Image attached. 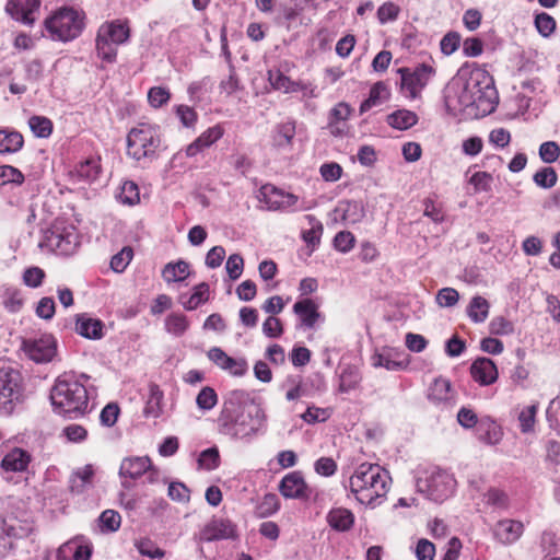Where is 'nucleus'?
I'll use <instances>...</instances> for the list:
<instances>
[{
  "label": "nucleus",
  "instance_id": "f257e3e1",
  "mask_svg": "<svg viewBox=\"0 0 560 560\" xmlns=\"http://www.w3.org/2000/svg\"><path fill=\"white\" fill-rule=\"evenodd\" d=\"M493 89L486 82L481 70L460 69L445 88L444 102L453 116H478L491 113L494 103L490 101Z\"/></svg>",
  "mask_w": 560,
  "mask_h": 560
},
{
  "label": "nucleus",
  "instance_id": "f03ea898",
  "mask_svg": "<svg viewBox=\"0 0 560 560\" xmlns=\"http://www.w3.org/2000/svg\"><path fill=\"white\" fill-rule=\"evenodd\" d=\"M264 409L254 402L242 405L238 401H225L219 417L221 433L232 439L249 440L264 427Z\"/></svg>",
  "mask_w": 560,
  "mask_h": 560
},
{
  "label": "nucleus",
  "instance_id": "7ed1b4c3",
  "mask_svg": "<svg viewBox=\"0 0 560 560\" xmlns=\"http://www.w3.org/2000/svg\"><path fill=\"white\" fill-rule=\"evenodd\" d=\"M82 378H85V375L78 376L67 372L56 378L50 390L55 412L73 419L86 412L89 394Z\"/></svg>",
  "mask_w": 560,
  "mask_h": 560
},
{
  "label": "nucleus",
  "instance_id": "20e7f679",
  "mask_svg": "<svg viewBox=\"0 0 560 560\" xmlns=\"http://www.w3.org/2000/svg\"><path fill=\"white\" fill-rule=\"evenodd\" d=\"M390 481L388 471L380 465L363 463L355 468L349 485L359 503L375 506L387 494Z\"/></svg>",
  "mask_w": 560,
  "mask_h": 560
},
{
  "label": "nucleus",
  "instance_id": "39448f33",
  "mask_svg": "<svg viewBox=\"0 0 560 560\" xmlns=\"http://www.w3.org/2000/svg\"><path fill=\"white\" fill-rule=\"evenodd\" d=\"M160 145L161 132L155 125L138 124L127 136V153L137 161L154 160Z\"/></svg>",
  "mask_w": 560,
  "mask_h": 560
},
{
  "label": "nucleus",
  "instance_id": "423d86ee",
  "mask_svg": "<svg viewBox=\"0 0 560 560\" xmlns=\"http://www.w3.org/2000/svg\"><path fill=\"white\" fill-rule=\"evenodd\" d=\"M45 27L52 39L69 42L82 33L84 14L74 8H61L45 20Z\"/></svg>",
  "mask_w": 560,
  "mask_h": 560
},
{
  "label": "nucleus",
  "instance_id": "0eeeda50",
  "mask_svg": "<svg viewBox=\"0 0 560 560\" xmlns=\"http://www.w3.org/2000/svg\"><path fill=\"white\" fill-rule=\"evenodd\" d=\"M130 36V28L126 21L114 20L103 23L96 35L97 56L106 62H114L117 56V46L126 43Z\"/></svg>",
  "mask_w": 560,
  "mask_h": 560
},
{
  "label": "nucleus",
  "instance_id": "6e6552de",
  "mask_svg": "<svg viewBox=\"0 0 560 560\" xmlns=\"http://www.w3.org/2000/svg\"><path fill=\"white\" fill-rule=\"evenodd\" d=\"M455 485L453 476L441 469L425 470L416 480L417 490L435 502L447 499L453 493Z\"/></svg>",
  "mask_w": 560,
  "mask_h": 560
},
{
  "label": "nucleus",
  "instance_id": "1a4fd4ad",
  "mask_svg": "<svg viewBox=\"0 0 560 560\" xmlns=\"http://www.w3.org/2000/svg\"><path fill=\"white\" fill-rule=\"evenodd\" d=\"M23 398L22 374L10 366L0 368V409L10 412Z\"/></svg>",
  "mask_w": 560,
  "mask_h": 560
},
{
  "label": "nucleus",
  "instance_id": "9d476101",
  "mask_svg": "<svg viewBox=\"0 0 560 560\" xmlns=\"http://www.w3.org/2000/svg\"><path fill=\"white\" fill-rule=\"evenodd\" d=\"M400 91L407 98H417L427 86L434 74V69L425 63L418 65L415 68H399Z\"/></svg>",
  "mask_w": 560,
  "mask_h": 560
},
{
  "label": "nucleus",
  "instance_id": "9b49d317",
  "mask_svg": "<svg viewBox=\"0 0 560 560\" xmlns=\"http://www.w3.org/2000/svg\"><path fill=\"white\" fill-rule=\"evenodd\" d=\"M21 348L25 355L35 363H48L57 354V341L49 334L24 339Z\"/></svg>",
  "mask_w": 560,
  "mask_h": 560
},
{
  "label": "nucleus",
  "instance_id": "f8f14e48",
  "mask_svg": "<svg viewBox=\"0 0 560 560\" xmlns=\"http://www.w3.org/2000/svg\"><path fill=\"white\" fill-rule=\"evenodd\" d=\"M258 200L266 210L289 211L296 207L299 197L268 184L259 189Z\"/></svg>",
  "mask_w": 560,
  "mask_h": 560
},
{
  "label": "nucleus",
  "instance_id": "ddd939ff",
  "mask_svg": "<svg viewBox=\"0 0 560 560\" xmlns=\"http://www.w3.org/2000/svg\"><path fill=\"white\" fill-rule=\"evenodd\" d=\"M48 242L49 245L57 249L61 255H71L80 244V236L73 225H55L48 236Z\"/></svg>",
  "mask_w": 560,
  "mask_h": 560
},
{
  "label": "nucleus",
  "instance_id": "4468645a",
  "mask_svg": "<svg viewBox=\"0 0 560 560\" xmlns=\"http://www.w3.org/2000/svg\"><path fill=\"white\" fill-rule=\"evenodd\" d=\"M208 358L218 368L228 372L233 376H243L248 371L247 361L244 358H232L228 355L221 348L213 347L208 351Z\"/></svg>",
  "mask_w": 560,
  "mask_h": 560
},
{
  "label": "nucleus",
  "instance_id": "2eb2a0df",
  "mask_svg": "<svg viewBox=\"0 0 560 560\" xmlns=\"http://www.w3.org/2000/svg\"><path fill=\"white\" fill-rule=\"evenodd\" d=\"M39 0H9L5 11L16 21L32 25L39 15Z\"/></svg>",
  "mask_w": 560,
  "mask_h": 560
},
{
  "label": "nucleus",
  "instance_id": "dca6fc26",
  "mask_svg": "<svg viewBox=\"0 0 560 560\" xmlns=\"http://www.w3.org/2000/svg\"><path fill=\"white\" fill-rule=\"evenodd\" d=\"M236 535L235 525L225 518H212L200 532V540L213 541L234 538Z\"/></svg>",
  "mask_w": 560,
  "mask_h": 560
},
{
  "label": "nucleus",
  "instance_id": "f3484780",
  "mask_svg": "<svg viewBox=\"0 0 560 560\" xmlns=\"http://www.w3.org/2000/svg\"><path fill=\"white\" fill-rule=\"evenodd\" d=\"M279 490L284 498L301 499L310 497V489L299 471L285 475L279 486Z\"/></svg>",
  "mask_w": 560,
  "mask_h": 560
},
{
  "label": "nucleus",
  "instance_id": "a211bd4d",
  "mask_svg": "<svg viewBox=\"0 0 560 560\" xmlns=\"http://www.w3.org/2000/svg\"><path fill=\"white\" fill-rule=\"evenodd\" d=\"M470 374L475 382L481 386L493 384L498 380V369L489 358H478L470 366Z\"/></svg>",
  "mask_w": 560,
  "mask_h": 560
},
{
  "label": "nucleus",
  "instance_id": "6ab92c4d",
  "mask_svg": "<svg viewBox=\"0 0 560 560\" xmlns=\"http://www.w3.org/2000/svg\"><path fill=\"white\" fill-rule=\"evenodd\" d=\"M523 523L515 520L499 521L493 527L494 538L503 545L515 542L523 535Z\"/></svg>",
  "mask_w": 560,
  "mask_h": 560
},
{
  "label": "nucleus",
  "instance_id": "aec40b11",
  "mask_svg": "<svg viewBox=\"0 0 560 560\" xmlns=\"http://www.w3.org/2000/svg\"><path fill=\"white\" fill-rule=\"evenodd\" d=\"M351 113L352 108L345 102L338 103L330 109L328 117V128L331 135L336 137L346 135L348 130L347 120L351 116Z\"/></svg>",
  "mask_w": 560,
  "mask_h": 560
},
{
  "label": "nucleus",
  "instance_id": "412c9836",
  "mask_svg": "<svg viewBox=\"0 0 560 560\" xmlns=\"http://www.w3.org/2000/svg\"><path fill=\"white\" fill-rule=\"evenodd\" d=\"M31 459L32 456L27 451L14 447L2 458L1 468L4 471L22 472L27 469Z\"/></svg>",
  "mask_w": 560,
  "mask_h": 560
},
{
  "label": "nucleus",
  "instance_id": "4be33fe9",
  "mask_svg": "<svg viewBox=\"0 0 560 560\" xmlns=\"http://www.w3.org/2000/svg\"><path fill=\"white\" fill-rule=\"evenodd\" d=\"M151 459L148 456L125 458L119 468V475L122 478L136 480L143 476L150 468Z\"/></svg>",
  "mask_w": 560,
  "mask_h": 560
},
{
  "label": "nucleus",
  "instance_id": "5701e85b",
  "mask_svg": "<svg viewBox=\"0 0 560 560\" xmlns=\"http://www.w3.org/2000/svg\"><path fill=\"white\" fill-rule=\"evenodd\" d=\"M293 312L299 316L301 325L306 328H313L320 318L318 307L311 299L298 301L293 305Z\"/></svg>",
  "mask_w": 560,
  "mask_h": 560
},
{
  "label": "nucleus",
  "instance_id": "b1692460",
  "mask_svg": "<svg viewBox=\"0 0 560 560\" xmlns=\"http://www.w3.org/2000/svg\"><path fill=\"white\" fill-rule=\"evenodd\" d=\"M326 518L329 526L338 532L349 530L354 523L353 513L346 508L331 509Z\"/></svg>",
  "mask_w": 560,
  "mask_h": 560
},
{
  "label": "nucleus",
  "instance_id": "393cba45",
  "mask_svg": "<svg viewBox=\"0 0 560 560\" xmlns=\"http://www.w3.org/2000/svg\"><path fill=\"white\" fill-rule=\"evenodd\" d=\"M209 300V284L206 282H201L194 287L192 294L187 296L186 294H182L179 296V303L187 311H194L199 305L206 303Z\"/></svg>",
  "mask_w": 560,
  "mask_h": 560
},
{
  "label": "nucleus",
  "instance_id": "a878e982",
  "mask_svg": "<svg viewBox=\"0 0 560 560\" xmlns=\"http://www.w3.org/2000/svg\"><path fill=\"white\" fill-rule=\"evenodd\" d=\"M389 90L387 85L380 81L376 82L370 90L369 97L362 102L360 106V113L363 114L374 106L381 105L383 102L389 98Z\"/></svg>",
  "mask_w": 560,
  "mask_h": 560
},
{
  "label": "nucleus",
  "instance_id": "bb28decb",
  "mask_svg": "<svg viewBox=\"0 0 560 560\" xmlns=\"http://www.w3.org/2000/svg\"><path fill=\"white\" fill-rule=\"evenodd\" d=\"M489 311L490 303L481 295L474 296L466 310L468 317L475 324L483 323L489 316Z\"/></svg>",
  "mask_w": 560,
  "mask_h": 560
},
{
  "label": "nucleus",
  "instance_id": "cd10ccee",
  "mask_svg": "<svg viewBox=\"0 0 560 560\" xmlns=\"http://www.w3.org/2000/svg\"><path fill=\"white\" fill-rule=\"evenodd\" d=\"M94 476V468L92 465H85L75 470L70 478V490L73 493H82L89 486L92 485Z\"/></svg>",
  "mask_w": 560,
  "mask_h": 560
},
{
  "label": "nucleus",
  "instance_id": "c85d7f7f",
  "mask_svg": "<svg viewBox=\"0 0 560 560\" xmlns=\"http://www.w3.org/2000/svg\"><path fill=\"white\" fill-rule=\"evenodd\" d=\"M2 304L3 307L10 313H18L24 305V298L21 289L12 285H3L2 288Z\"/></svg>",
  "mask_w": 560,
  "mask_h": 560
},
{
  "label": "nucleus",
  "instance_id": "c756f323",
  "mask_svg": "<svg viewBox=\"0 0 560 560\" xmlns=\"http://www.w3.org/2000/svg\"><path fill=\"white\" fill-rule=\"evenodd\" d=\"M75 330L81 336L89 339H101L103 336V324L98 319L78 317Z\"/></svg>",
  "mask_w": 560,
  "mask_h": 560
},
{
  "label": "nucleus",
  "instance_id": "7c9ffc66",
  "mask_svg": "<svg viewBox=\"0 0 560 560\" xmlns=\"http://www.w3.org/2000/svg\"><path fill=\"white\" fill-rule=\"evenodd\" d=\"M387 124L398 130H407L418 122V116L415 112L408 109H398L387 116Z\"/></svg>",
  "mask_w": 560,
  "mask_h": 560
},
{
  "label": "nucleus",
  "instance_id": "2f4dec72",
  "mask_svg": "<svg viewBox=\"0 0 560 560\" xmlns=\"http://www.w3.org/2000/svg\"><path fill=\"white\" fill-rule=\"evenodd\" d=\"M72 555L74 560H90L91 548L85 545H78L73 541H69L59 547L57 551V560H69V556Z\"/></svg>",
  "mask_w": 560,
  "mask_h": 560
},
{
  "label": "nucleus",
  "instance_id": "473e14b6",
  "mask_svg": "<svg viewBox=\"0 0 560 560\" xmlns=\"http://www.w3.org/2000/svg\"><path fill=\"white\" fill-rule=\"evenodd\" d=\"M335 213H340L341 219L348 224H355L364 217V209L361 203L357 201L341 202L336 209Z\"/></svg>",
  "mask_w": 560,
  "mask_h": 560
},
{
  "label": "nucleus",
  "instance_id": "72a5a7b5",
  "mask_svg": "<svg viewBox=\"0 0 560 560\" xmlns=\"http://www.w3.org/2000/svg\"><path fill=\"white\" fill-rule=\"evenodd\" d=\"M268 81L273 90L281 91L283 93H294L298 92L300 88L299 82L292 81L278 69L268 71Z\"/></svg>",
  "mask_w": 560,
  "mask_h": 560
},
{
  "label": "nucleus",
  "instance_id": "f704fd0d",
  "mask_svg": "<svg viewBox=\"0 0 560 560\" xmlns=\"http://www.w3.org/2000/svg\"><path fill=\"white\" fill-rule=\"evenodd\" d=\"M189 265L184 260L168 262L162 270L163 279L170 282H182L189 276Z\"/></svg>",
  "mask_w": 560,
  "mask_h": 560
},
{
  "label": "nucleus",
  "instance_id": "c9c22d12",
  "mask_svg": "<svg viewBox=\"0 0 560 560\" xmlns=\"http://www.w3.org/2000/svg\"><path fill=\"white\" fill-rule=\"evenodd\" d=\"M23 147V137L16 131L0 129V154L18 152Z\"/></svg>",
  "mask_w": 560,
  "mask_h": 560
},
{
  "label": "nucleus",
  "instance_id": "e433bc0d",
  "mask_svg": "<svg viewBox=\"0 0 560 560\" xmlns=\"http://www.w3.org/2000/svg\"><path fill=\"white\" fill-rule=\"evenodd\" d=\"M163 412V392L156 384L149 387V398L144 408L147 417L159 418Z\"/></svg>",
  "mask_w": 560,
  "mask_h": 560
},
{
  "label": "nucleus",
  "instance_id": "4c0bfd02",
  "mask_svg": "<svg viewBox=\"0 0 560 560\" xmlns=\"http://www.w3.org/2000/svg\"><path fill=\"white\" fill-rule=\"evenodd\" d=\"M295 136V122L292 120L279 124L273 133V143L279 148L290 147Z\"/></svg>",
  "mask_w": 560,
  "mask_h": 560
},
{
  "label": "nucleus",
  "instance_id": "58836bf2",
  "mask_svg": "<svg viewBox=\"0 0 560 560\" xmlns=\"http://www.w3.org/2000/svg\"><path fill=\"white\" fill-rule=\"evenodd\" d=\"M452 385L446 378H435L429 389V398L435 401H447L452 399Z\"/></svg>",
  "mask_w": 560,
  "mask_h": 560
},
{
  "label": "nucleus",
  "instance_id": "ea45409f",
  "mask_svg": "<svg viewBox=\"0 0 560 560\" xmlns=\"http://www.w3.org/2000/svg\"><path fill=\"white\" fill-rule=\"evenodd\" d=\"M188 327L189 322L182 313H172L165 318V330L176 337L184 335Z\"/></svg>",
  "mask_w": 560,
  "mask_h": 560
},
{
  "label": "nucleus",
  "instance_id": "a19ab883",
  "mask_svg": "<svg viewBox=\"0 0 560 560\" xmlns=\"http://www.w3.org/2000/svg\"><path fill=\"white\" fill-rule=\"evenodd\" d=\"M121 516L115 510H105L98 517V526L102 533H115L120 528Z\"/></svg>",
  "mask_w": 560,
  "mask_h": 560
},
{
  "label": "nucleus",
  "instance_id": "79ce46f5",
  "mask_svg": "<svg viewBox=\"0 0 560 560\" xmlns=\"http://www.w3.org/2000/svg\"><path fill=\"white\" fill-rule=\"evenodd\" d=\"M280 508V502L275 493H267L262 497L259 503L256 505V515L258 517H268L275 514Z\"/></svg>",
  "mask_w": 560,
  "mask_h": 560
},
{
  "label": "nucleus",
  "instance_id": "37998d69",
  "mask_svg": "<svg viewBox=\"0 0 560 560\" xmlns=\"http://www.w3.org/2000/svg\"><path fill=\"white\" fill-rule=\"evenodd\" d=\"M118 200L128 206H135L140 201L139 187L135 182H125L118 194Z\"/></svg>",
  "mask_w": 560,
  "mask_h": 560
},
{
  "label": "nucleus",
  "instance_id": "c03bdc74",
  "mask_svg": "<svg viewBox=\"0 0 560 560\" xmlns=\"http://www.w3.org/2000/svg\"><path fill=\"white\" fill-rule=\"evenodd\" d=\"M28 126L32 132L39 138H47L52 131V122L43 116H32L28 119Z\"/></svg>",
  "mask_w": 560,
  "mask_h": 560
},
{
  "label": "nucleus",
  "instance_id": "a18cd8bd",
  "mask_svg": "<svg viewBox=\"0 0 560 560\" xmlns=\"http://www.w3.org/2000/svg\"><path fill=\"white\" fill-rule=\"evenodd\" d=\"M311 228L302 232V238L308 245H317L323 233V224L314 215H306Z\"/></svg>",
  "mask_w": 560,
  "mask_h": 560
},
{
  "label": "nucleus",
  "instance_id": "49530a36",
  "mask_svg": "<svg viewBox=\"0 0 560 560\" xmlns=\"http://www.w3.org/2000/svg\"><path fill=\"white\" fill-rule=\"evenodd\" d=\"M373 365L388 371H397L404 369L406 363L394 359L390 351H383L373 358Z\"/></svg>",
  "mask_w": 560,
  "mask_h": 560
},
{
  "label": "nucleus",
  "instance_id": "de8ad7c7",
  "mask_svg": "<svg viewBox=\"0 0 560 560\" xmlns=\"http://www.w3.org/2000/svg\"><path fill=\"white\" fill-rule=\"evenodd\" d=\"M196 404L202 411H209L218 404V395L212 387L205 386L196 397Z\"/></svg>",
  "mask_w": 560,
  "mask_h": 560
},
{
  "label": "nucleus",
  "instance_id": "09e8293b",
  "mask_svg": "<svg viewBox=\"0 0 560 560\" xmlns=\"http://www.w3.org/2000/svg\"><path fill=\"white\" fill-rule=\"evenodd\" d=\"M534 183L545 189L552 188L558 180V175L552 167H542L534 174Z\"/></svg>",
  "mask_w": 560,
  "mask_h": 560
},
{
  "label": "nucleus",
  "instance_id": "8fccbe9b",
  "mask_svg": "<svg viewBox=\"0 0 560 560\" xmlns=\"http://www.w3.org/2000/svg\"><path fill=\"white\" fill-rule=\"evenodd\" d=\"M75 173L79 178L88 182L95 180L100 173V166L97 161L93 159L85 160L84 162H81L77 168Z\"/></svg>",
  "mask_w": 560,
  "mask_h": 560
},
{
  "label": "nucleus",
  "instance_id": "3c124183",
  "mask_svg": "<svg viewBox=\"0 0 560 560\" xmlns=\"http://www.w3.org/2000/svg\"><path fill=\"white\" fill-rule=\"evenodd\" d=\"M133 257L131 247H124L119 253L114 255L110 260V268L115 272H122L130 264Z\"/></svg>",
  "mask_w": 560,
  "mask_h": 560
},
{
  "label": "nucleus",
  "instance_id": "603ef678",
  "mask_svg": "<svg viewBox=\"0 0 560 560\" xmlns=\"http://www.w3.org/2000/svg\"><path fill=\"white\" fill-rule=\"evenodd\" d=\"M537 413V406L530 405L524 407L518 415V422L522 432L526 433L533 430L535 418Z\"/></svg>",
  "mask_w": 560,
  "mask_h": 560
},
{
  "label": "nucleus",
  "instance_id": "864d4df0",
  "mask_svg": "<svg viewBox=\"0 0 560 560\" xmlns=\"http://www.w3.org/2000/svg\"><path fill=\"white\" fill-rule=\"evenodd\" d=\"M485 501L487 504L499 510H506L509 508L508 494L499 489H490L485 494Z\"/></svg>",
  "mask_w": 560,
  "mask_h": 560
},
{
  "label": "nucleus",
  "instance_id": "5fc2aeb1",
  "mask_svg": "<svg viewBox=\"0 0 560 560\" xmlns=\"http://www.w3.org/2000/svg\"><path fill=\"white\" fill-rule=\"evenodd\" d=\"M469 184L474 186V192H487L491 189L492 176L487 172H476L469 178Z\"/></svg>",
  "mask_w": 560,
  "mask_h": 560
},
{
  "label": "nucleus",
  "instance_id": "6e6d98bb",
  "mask_svg": "<svg viewBox=\"0 0 560 560\" xmlns=\"http://www.w3.org/2000/svg\"><path fill=\"white\" fill-rule=\"evenodd\" d=\"M423 215L431 219L434 223H442L445 220V212L442 205L435 203L431 198L423 201Z\"/></svg>",
  "mask_w": 560,
  "mask_h": 560
},
{
  "label": "nucleus",
  "instance_id": "4d7b16f0",
  "mask_svg": "<svg viewBox=\"0 0 560 560\" xmlns=\"http://www.w3.org/2000/svg\"><path fill=\"white\" fill-rule=\"evenodd\" d=\"M220 455L215 447H211L201 452L198 464L201 468L207 470H213L219 466Z\"/></svg>",
  "mask_w": 560,
  "mask_h": 560
},
{
  "label": "nucleus",
  "instance_id": "13d9d810",
  "mask_svg": "<svg viewBox=\"0 0 560 560\" xmlns=\"http://www.w3.org/2000/svg\"><path fill=\"white\" fill-rule=\"evenodd\" d=\"M223 133V128L219 125H215L205 130L197 139L206 150L207 148H210L212 144H214L218 140H220Z\"/></svg>",
  "mask_w": 560,
  "mask_h": 560
},
{
  "label": "nucleus",
  "instance_id": "bf43d9fd",
  "mask_svg": "<svg viewBox=\"0 0 560 560\" xmlns=\"http://www.w3.org/2000/svg\"><path fill=\"white\" fill-rule=\"evenodd\" d=\"M539 156L547 164L553 163L560 156V147L555 141H546L539 147Z\"/></svg>",
  "mask_w": 560,
  "mask_h": 560
},
{
  "label": "nucleus",
  "instance_id": "052dcab7",
  "mask_svg": "<svg viewBox=\"0 0 560 560\" xmlns=\"http://www.w3.org/2000/svg\"><path fill=\"white\" fill-rule=\"evenodd\" d=\"M489 330L492 335L508 336L513 334L514 325L503 316H497L490 322Z\"/></svg>",
  "mask_w": 560,
  "mask_h": 560
},
{
  "label": "nucleus",
  "instance_id": "680f3d73",
  "mask_svg": "<svg viewBox=\"0 0 560 560\" xmlns=\"http://www.w3.org/2000/svg\"><path fill=\"white\" fill-rule=\"evenodd\" d=\"M244 259L238 254H232L225 264L226 272L231 280H237L243 272Z\"/></svg>",
  "mask_w": 560,
  "mask_h": 560
},
{
  "label": "nucleus",
  "instance_id": "e2e57ef3",
  "mask_svg": "<svg viewBox=\"0 0 560 560\" xmlns=\"http://www.w3.org/2000/svg\"><path fill=\"white\" fill-rule=\"evenodd\" d=\"M459 293L453 288H443L436 294V303L441 307H452L458 303Z\"/></svg>",
  "mask_w": 560,
  "mask_h": 560
},
{
  "label": "nucleus",
  "instance_id": "0e129e2a",
  "mask_svg": "<svg viewBox=\"0 0 560 560\" xmlns=\"http://www.w3.org/2000/svg\"><path fill=\"white\" fill-rule=\"evenodd\" d=\"M45 272L39 267H30L23 272V283L30 288H38L42 285Z\"/></svg>",
  "mask_w": 560,
  "mask_h": 560
},
{
  "label": "nucleus",
  "instance_id": "69168bd1",
  "mask_svg": "<svg viewBox=\"0 0 560 560\" xmlns=\"http://www.w3.org/2000/svg\"><path fill=\"white\" fill-rule=\"evenodd\" d=\"M171 97V94L167 89L162 86H154L151 88L148 92V100L149 103L158 108L162 105L166 104Z\"/></svg>",
  "mask_w": 560,
  "mask_h": 560
},
{
  "label": "nucleus",
  "instance_id": "338daca9",
  "mask_svg": "<svg viewBox=\"0 0 560 560\" xmlns=\"http://www.w3.org/2000/svg\"><path fill=\"white\" fill-rule=\"evenodd\" d=\"M167 494L173 501L180 503H187L190 499L189 489L182 482H171Z\"/></svg>",
  "mask_w": 560,
  "mask_h": 560
},
{
  "label": "nucleus",
  "instance_id": "774afa93",
  "mask_svg": "<svg viewBox=\"0 0 560 560\" xmlns=\"http://www.w3.org/2000/svg\"><path fill=\"white\" fill-rule=\"evenodd\" d=\"M399 7L394 2H385L377 10V18L381 24H385L389 21L397 19L399 14Z\"/></svg>",
  "mask_w": 560,
  "mask_h": 560
}]
</instances>
